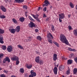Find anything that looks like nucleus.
<instances>
[{
    "label": "nucleus",
    "instance_id": "obj_62",
    "mask_svg": "<svg viewBox=\"0 0 77 77\" xmlns=\"http://www.w3.org/2000/svg\"><path fill=\"white\" fill-rule=\"evenodd\" d=\"M29 77H34V76L31 75H29Z\"/></svg>",
    "mask_w": 77,
    "mask_h": 77
},
{
    "label": "nucleus",
    "instance_id": "obj_34",
    "mask_svg": "<svg viewBox=\"0 0 77 77\" xmlns=\"http://www.w3.org/2000/svg\"><path fill=\"white\" fill-rule=\"evenodd\" d=\"M12 21L14 23H17V20L14 18H13L12 19Z\"/></svg>",
    "mask_w": 77,
    "mask_h": 77
},
{
    "label": "nucleus",
    "instance_id": "obj_17",
    "mask_svg": "<svg viewBox=\"0 0 77 77\" xmlns=\"http://www.w3.org/2000/svg\"><path fill=\"white\" fill-rule=\"evenodd\" d=\"M65 68L64 66L63 65H61L59 66V69L60 71H62Z\"/></svg>",
    "mask_w": 77,
    "mask_h": 77
},
{
    "label": "nucleus",
    "instance_id": "obj_8",
    "mask_svg": "<svg viewBox=\"0 0 77 77\" xmlns=\"http://www.w3.org/2000/svg\"><path fill=\"white\" fill-rule=\"evenodd\" d=\"M1 9L4 12H5L7 11L6 9L3 6H1Z\"/></svg>",
    "mask_w": 77,
    "mask_h": 77
},
{
    "label": "nucleus",
    "instance_id": "obj_1",
    "mask_svg": "<svg viewBox=\"0 0 77 77\" xmlns=\"http://www.w3.org/2000/svg\"><path fill=\"white\" fill-rule=\"evenodd\" d=\"M60 41L63 43H65L66 44L69 45V42L67 39V38L65 36L64 34H62L60 35Z\"/></svg>",
    "mask_w": 77,
    "mask_h": 77
},
{
    "label": "nucleus",
    "instance_id": "obj_21",
    "mask_svg": "<svg viewBox=\"0 0 77 77\" xmlns=\"http://www.w3.org/2000/svg\"><path fill=\"white\" fill-rule=\"evenodd\" d=\"M38 62V63L40 65H42L43 64V62L42 60H39V61Z\"/></svg>",
    "mask_w": 77,
    "mask_h": 77
},
{
    "label": "nucleus",
    "instance_id": "obj_40",
    "mask_svg": "<svg viewBox=\"0 0 77 77\" xmlns=\"http://www.w3.org/2000/svg\"><path fill=\"white\" fill-rule=\"evenodd\" d=\"M47 7H45L43 8V10L44 12H46L47 11Z\"/></svg>",
    "mask_w": 77,
    "mask_h": 77
},
{
    "label": "nucleus",
    "instance_id": "obj_32",
    "mask_svg": "<svg viewBox=\"0 0 77 77\" xmlns=\"http://www.w3.org/2000/svg\"><path fill=\"white\" fill-rule=\"evenodd\" d=\"M29 18L31 21H35V20L32 18V17L31 16H29Z\"/></svg>",
    "mask_w": 77,
    "mask_h": 77
},
{
    "label": "nucleus",
    "instance_id": "obj_30",
    "mask_svg": "<svg viewBox=\"0 0 77 77\" xmlns=\"http://www.w3.org/2000/svg\"><path fill=\"white\" fill-rule=\"evenodd\" d=\"M6 18V16L3 15H0V18L1 19H4Z\"/></svg>",
    "mask_w": 77,
    "mask_h": 77
},
{
    "label": "nucleus",
    "instance_id": "obj_41",
    "mask_svg": "<svg viewBox=\"0 0 77 77\" xmlns=\"http://www.w3.org/2000/svg\"><path fill=\"white\" fill-rule=\"evenodd\" d=\"M20 63V62L19 61V59L17 60H16V65H18L19 64V63Z\"/></svg>",
    "mask_w": 77,
    "mask_h": 77
},
{
    "label": "nucleus",
    "instance_id": "obj_25",
    "mask_svg": "<svg viewBox=\"0 0 77 77\" xmlns=\"http://www.w3.org/2000/svg\"><path fill=\"white\" fill-rule=\"evenodd\" d=\"M70 6L72 8H73L74 7V6L73 4L71 2H70L69 3Z\"/></svg>",
    "mask_w": 77,
    "mask_h": 77
},
{
    "label": "nucleus",
    "instance_id": "obj_42",
    "mask_svg": "<svg viewBox=\"0 0 77 77\" xmlns=\"http://www.w3.org/2000/svg\"><path fill=\"white\" fill-rule=\"evenodd\" d=\"M54 43L56 45H57V47H58L59 46V45L57 42H54Z\"/></svg>",
    "mask_w": 77,
    "mask_h": 77
},
{
    "label": "nucleus",
    "instance_id": "obj_7",
    "mask_svg": "<svg viewBox=\"0 0 77 77\" xmlns=\"http://www.w3.org/2000/svg\"><path fill=\"white\" fill-rule=\"evenodd\" d=\"M44 3L45 4L43 5V7L45 6H48V5H50V3L49 1L47 0H45V1Z\"/></svg>",
    "mask_w": 77,
    "mask_h": 77
},
{
    "label": "nucleus",
    "instance_id": "obj_13",
    "mask_svg": "<svg viewBox=\"0 0 77 77\" xmlns=\"http://www.w3.org/2000/svg\"><path fill=\"white\" fill-rule=\"evenodd\" d=\"M57 55L56 54H54L53 55V59L54 61H56L57 59Z\"/></svg>",
    "mask_w": 77,
    "mask_h": 77
},
{
    "label": "nucleus",
    "instance_id": "obj_38",
    "mask_svg": "<svg viewBox=\"0 0 77 77\" xmlns=\"http://www.w3.org/2000/svg\"><path fill=\"white\" fill-rule=\"evenodd\" d=\"M69 29L70 30H71V29H72V27L70 25H69L68 26Z\"/></svg>",
    "mask_w": 77,
    "mask_h": 77
},
{
    "label": "nucleus",
    "instance_id": "obj_24",
    "mask_svg": "<svg viewBox=\"0 0 77 77\" xmlns=\"http://www.w3.org/2000/svg\"><path fill=\"white\" fill-rule=\"evenodd\" d=\"M77 69L75 68L73 69V73L74 74H75L77 73Z\"/></svg>",
    "mask_w": 77,
    "mask_h": 77
},
{
    "label": "nucleus",
    "instance_id": "obj_48",
    "mask_svg": "<svg viewBox=\"0 0 77 77\" xmlns=\"http://www.w3.org/2000/svg\"><path fill=\"white\" fill-rule=\"evenodd\" d=\"M74 60L77 63V57L74 58Z\"/></svg>",
    "mask_w": 77,
    "mask_h": 77
},
{
    "label": "nucleus",
    "instance_id": "obj_20",
    "mask_svg": "<svg viewBox=\"0 0 77 77\" xmlns=\"http://www.w3.org/2000/svg\"><path fill=\"white\" fill-rule=\"evenodd\" d=\"M73 33L75 36H77V29H75V30L73 31Z\"/></svg>",
    "mask_w": 77,
    "mask_h": 77
},
{
    "label": "nucleus",
    "instance_id": "obj_58",
    "mask_svg": "<svg viewBox=\"0 0 77 77\" xmlns=\"http://www.w3.org/2000/svg\"><path fill=\"white\" fill-rule=\"evenodd\" d=\"M72 51H76V50L75 49H72Z\"/></svg>",
    "mask_w": 77,
    "mask_h": 77
},
{
    "label": "nucleus",
    "instance_id": "obj_37",
    "mask_svg": "<svg viewBox=\"0 0 77 77\" xmlns=\"http://www.w3.org/2000/svg\"><path fill=\"white\" fill-rule=\"evenodd\" d=\"M70 56H71V58H74L75 57V55L73 54H71Z\"/></svg>",
    "mask_w": 77,
    "mask_h": 77
},
{
    "label": "nucleus",
    "instance_id": "obj_3",
    "mask_svg": "<svg viewBox=\"0 0 77 77\" xmlns=\"http://www.w3.org/2000/svg\"><path fill=\"white\" fill-rule=\"evenodd\" d=\"M29 26L31 28L36 27L35 25L34 24V23H33L32 22H30V23L29 24Z\"/></svg>",
    "mask_w": 77,
    "mask_h": 77
},
{
    "label": "nucleus",
    "instance_id": "obj_45",
    "mask_svg": "<svg viewBox=\"0 0 77 77\" xmlns=\"http://www.w3.org/2000/svg\"><path fill=\"white\" fill-rule=\"evenodd\" d=\"M35 19H36L38 22H40V20H39V19L38 18Z\"/></svg>",
    "mask_w": 77,
    "mask_h": 77
},
{
    "label": "nucleus",
    "instance_id": "obj_23",
    "mask_svg": "<svg viewBox=\"0 0 77 77\" xmlns=\"http://www.w3.org/2000/svg\"><path fill=\"white\" fill-rule=\"evenodd\" d=\"M6 61H7L8 63L10 62V60L9 57H6L5 59H4Z\"/></svg>",
    "mask_w": 77,
    "mask_h": 77
},
{
    "label": "nucleus",
    "instance_id": "obj_35",
    "mask_svg": "<svg viewBox=\"0 0 77 77\" xmlns=\"http://www.w3.org/2000/svg\"><path fill=\"white\" fill-rule=\"evenodd\" d=\"M27 40H28V42L32 40V38L31 37H29V38L27 39Z\"/></svg>",
    "mask_w": 77,
    "mask_h": 77
},
{
    "label": "nucleus",
    "instance_id": "obj_28",
    "mask_svg": "<svg viewBox=\"0 0 77 77\" xmlns=\"http://www.w3.org/2000/svg\"><path fill=\"white\" fill-rule=\"evenodd\" d=\"M23 8L24 10H26L28 9V7L26 5H23Z\"/></svg>",
    "mask_w": 77,
    "mask_h": 77
},
{
    "label": "nucleus",
    "instance_id": "obj_33",
    "mask_svg": "<svg viewBox=\"0 0 77 77\" xmlns=\"http://www.w3.org/2000/svg\"><path fill=\"white\" fill-rule=\"evenodd\" d=\"M48 41L51 44H52L53 43V42L52 40H51V39H50V38H48Z\"/></svg>",
    "mask_w": 77,
    "mask_h": 77
},
{
    "label": "nucleus",
    "instance_id": "obj_46",
    "mask_svg": "<svg viewBox=\"0 0 77 77\" xmlns=\"http://www.w3.org/2000/svg\"><path fill=\"white\" fill-rule=\"evenodd\" d=\"M0 77H6L4 74H2L0 75Z\"/></svg>",
    "mask_w": 77,
    "mask_h": 77
},
{
    "label": "nucleus",
    "instance_id": "obj_4",
    "mask_svg": "<svg viewBox=\"0 0 77 77\" xmlns=\"http://www.w3.org/2000/svg\"><path fill=\"white\" fill-rule=\"evenodd\" d=\"M11 27H9V31L11 33L14 34L16 32V29H14L13 28L12 29H11Z\"/></svg>",
    "mask_w": 77,
    "mask_h": 77
},
{
    "label": "nucleus",
    "instance_id": "obj_26",
    "mask_svg": "<svg viewBox=\"0 0 77 77\" xmlns=\"http://www.w3.org/2000/svg\"><path fill=\"white\" fill-rule=\"evenodd\" d=\"M19 48H20L21 50H22L23 49V46H22L21 45H19L17 46Z\"/></svg>",
    "mask_w": 77,
    "mask_h": 77
},
{
    "label": "nucleus",
    "instance_id": "obj_54",
    "mask_svg": "<svg viewBox=\"0 0 77 77\" xmlns=\"http://www.w3.org/2000/svg\"><path fill=\"white\" fill-rule=\"evenodd\" d=\"M35 31L36 32H38L39 31V30H38V29H35Z\"/></svg>",
    "mask_w": 77,
    "mask_h": 77
},
{
    "label": "nucleus",
    "instance_id": "obj_59",
    "mask_svg": "<svg viewBox=\"0 0 77 77\" xmlns=\"http://www.w3.org/2000/svg\"><path fill=\"white\" fill-rule=\"evenodd\" d=\"M24 41L25 42H28V40H27V39H26L25 40H24Z\"/></svg>",
    "mask_w": 77,
    "mask_h": 77
},
{
    "label": "nucleus",
    "instance_id": "obj_15",
    "mask_svg": "<svg viewBox=\"0 0 77 77\" xmlns=\"http://www.w3.org/2000/svg\"><path fill=\"white\" fill-rule=\"evenodd\" d=\"M50 36L51 37V38L52 39L54 38V37H53L52 35L51 34V33H50V32H49V34H47V37L48 38H50Z\"/></svg>",
    "mask_w": 77,
    "mask_h": 77
},
{
    "label": "nucleus",
    "instance_id": "obj_64",
    "mask_svg": "<svg viewBox=\"0 0 77 77\" xmlns=\"http://www.w3.org/2000/svg\"><path fill=\"white\" fill-rule=\"evenodd\" d=\"M11 77H17L16 76H15L14 75H12L11 76Z\"/></svg>",
    "mask_w": 77,
    "mask_h": 77
},
{
    "label": "nucleus",
    "instance_id": "obj_57",
    "mask_svg": "<svg viewBox=\"0 0 77 77\" xmlns=\"http://www.w3.org/2000/svg\"><path fill=\"white\" fill-rule=\"evenodd\" d=\"M40 8H41V7H38V11H39L40 9Z\"/></svg>",
    "mask_w": 77,
    "mask_h": 77
},
{
    "label": "nucleus",
    "instance_id": "obj_55",
    "mask_svg": "<svg viewBox=\"0 0 77 77\" xmlns=\"http://www.w3.org/2000/svg\"><path fill=\"white\" fill-rule=\"evenodd\" d=\"M28 13V12H25V15H26V16H27V14Z\"/></svg>",
    "mask_w": 77,
    "mask_h": 77
},
{
    "label": "nucleus",
    "instance_id": "obj_29",
    "mask_svg": "<svg viewBox=\"0 0 77 77\" xmlns=\"http://www.w3.org/2000/svg\"><path fill=\"white\" fill-rule=\"evenodd\" d=\"M2 48L3 50H6V46L3 45V46H2Z\"/></svg>",
    "mask_w": 77,
    "mask_h": 77
},
{
    "label": "nucleus",
    "instance_id": "obj_14",
    "mask_svg": "<svg viewBox=\"0 0 77 77\" xmlns=\"http://www.w3.org/2000/svg\"><path fill=\"white\" fill-rule=\"evenodd\" d=\"M40 60V57L37 56L36 57L35 59V61L36 63H38V62Z\"/></svg>",
    "mask_w": 77,
    "mask_h": 77
},
{
    "label": "nucleus",
    "instance_id": "obj_22",
    "mask_svg": "<svg viewBox=\"0 0 77 77\" xmlns=\"http://www.w3.org/2000/svg\"><path fill=\"white\" fill-rule=\"evenodd\" d=\"M5 31L4 29H2L0 28V34H3L4 33Z\"/></svg>",
    "mask_w": 77,
    "mask_h": 77
},
{
    "label": "nucleus",
    "instance_id": "obj_18",
    "mask_svg": "<svg viewBox=\"0 0 77 77\" xmlns=\"http://www.w3.org/2000/svg\"><path fill=\"white\" fill-rule=\"evenodd\" d=\"M26 67L28 69H30L32 67V65H29L28 64H26Z\"/></svg>",
    "mask_w": 77,
    "mask_h": 77
},
{
    "label": "nucleus",
    "instance_id": "obj_36",
    "mask_svg": "<svg viewBox=\"0 0 77 77\" xmlns=\"http://www.w3.org/2000/svg\"><path fill=\"white\" fill-rule=\"evenodd\" d=\"M4 39H0V43L1 44H3L4 43V42L3 41Z\"/></svg>",
    "mask_w": 77,
    "mask_h": 77
},
{
    "label": "nucleus",
    "instance_id": "obj_60",
    "mask_svg": "<svg viewBox=\"0 0 77 77\" xmlns=\"http://www.w3.org/2000/svg\"><path fill=\"white\" fill-rule=\"evenodd\" d=\"M49 20V18L48 17V18H47L46 19V20L47 21H48Z\"/></svg>",
    "mask_w": 77,
    "mask_h": 77
},
{
    "label": "nucleus",
    "instance_id": "obj_19",
    "mask_svg": "<svg viewBox=\"0 0 77 77\" xmlns=\"http://www.w3.org/2000/svg\"><path fill=\"white\" fill-rule=\"evenodd\" d=\"M73 60H68L67 63L68 64H71L73 63Z\"/></svg>",
    "mask_w": 77,
    "mask_h": 77
},
{
    "label": "nucleus",
    "instance_id": "obj_39",
    "mask_svg": "<svg viewBox=\"0 0 77 77\" xmlns=\"http://www.w3.org/2000/svg\"><path fill=\"white\" fill-rule=\"evenodd\" d=\"M51 28L52 31H54L55 30V29L54 28V26H52Z\"/></svg>",
    "mask_w": 77,
    "mask_h": 77
},
{
    "label": "nucleus",
    "instance_id": "obj_51",
    "mask_svg": "<svg viewBox=\"0 0 77 77\" xmlns=\"http://www.w3.org/2000/svg\"><path fill=\"white\" fill-rule=\"evenodd\" d=\"M72 49L71 48H69L68 49V50L70 51H72Z\"/></svg>",
    "mask_w": 77,
    "mask_h": 77
},
{
    "label": "nucleus",
    "instance_id": "obj_56",
    "mask_svg": "<svg viewBox=\"0 0 77 77\" xmlns=\"http://www.w3.org/2000/svg\"><path fill=\"white\" fill-rule=\"evenodd\" d=\"M47 17V16H46L45 14H44L43 16V18H45Z\"/></svg>",
    "mask_w": 77,
    "mask_h": 77
},
{
    "label": "nucleus",
    "instance_id": "obj_61",
    "mask_svg": "<svg viewBox=\"0 0 77 77\" xmlns=\"http://www.w3.org/2000/svg\"><path fill=\"white\" fill-rule=\"evenodd\" d=\"M3 62L4 63H5L6 62V61L5 60V59L3 61Z\"/></svg>",
    "mask_w": 77,
    "mask_h": 77
},
{
    "label": "nucleus",
    "instance_id": "obj_52",
    "mask_svg": "<svg viewBox=\"0 0 77 77\" xmlns=\"http://www.w3.org/2000/svg\"><path fill=\"white\" fill-rule=\"evenodd\" d=\"M70 73V71L69 70H68L67 71L66 74L67 75H69Z\"/></svg>",
    "mask_w": 77,
    "mask_h": 77
},
{
    "label": "nucleus",
    "instance_id": "obj_49",
    "mask_svg": "<svg viewBox=\"0 0 77 77\" xmlns=\"http://www.w3.org/2000/svg\"><path fill=\"white\" fill-rule=\"evenodd\" d=\"M24 0H20V3H22L24 2Z\"/></svg>",
    "mask_w": 77,
    "mask_h": 77
},
{
    "label": "nucleus",
    "instance_id": "obj_11",
    "mask_svg": "<svg viewBox=\"0 0 77 77\" xmlns=\"http://www.w3.org/2000/svg\"><path fill=\"white\" fill-rule=\"evenodd\" d=\"M30 73L31 75H32L33 77L35 76L36 75V73L34 72L33 70H32L30 72Z\"/></svg>",
    "mask_w": 77,
    "mask_h": 77
},
{
    "label": "nucleus",
    "instance_id": "obj_6",
    "mask_svg": "<svg viewBox=\"0 0 77 77\" xmlns=\"http://www.w3.org/2000/svg\"><path fill=\"white\" fill-rule=\"evenodd\" d=\"M13 49V47L11 46H9L7 49V50L8 52H11L12 51Z\"/></svg>",
    "mask_w": 77,
    "mask_h": 77
},
{
    "label": "nucleus",
    "instance_id": "obj_47",
    "mask_svg": "<svg viewBox=\"0 0 77 77\" xmlns=\"http://www.w3.org/2000/svg\"><path fill=\"white\" fill-rule=\"evenodd\" d=\"M14 1L20 3V0H14Z\"/></svg>",
    "mask_w": 77,
    "mask_h": 77
},
{
    "label": "nucleus",
    "instance_id": "obj_27",
    "mask_svg": "<svg viewBox=\"0 0 77 77\" xmlns=\"http://www.w3.org/2000/svg\"><path fill=\"white\" fill-rule=\"evenodd\" d=\"M36 39L40 41H41L42 39V38H41V36L38 35L36 37Z\"/></svg>",
    "mask_w": 77,
    "mask_h": 77
},
{
    "label": "nucleus",
    "instance_id": "obj_2",
    "mask_svg": "<svg viewBox=\"0 0 77 77\" xmlns=\"http://www.w3.org/2000/svg\"><path fill=\"white\" fill-rule=\"evenodd\" d=\"M59 21L60 22H62V21L61 19H63L64 18L65 16V14L63 13H61L59 14Z\"/></svg>",
    "mask_w": 77,
    "mask_h": 77
},
{
    "label": "nucleus",
    "instance_id": "obj_63",
    "mask_svg": "<svg viewBox=\"0 0 77 77\" xmlns=\"http://www.w3.org/2000/svg\"><path fill=\"white\" fill-rule=\"evenodd\" d=\"M71 14H69V15H68V17H69V18H70V17H71Z\"/></svg>",
    "mask_w": 77,
    "mask_h": 77
},
{
    "label": "nucleus",
    "instance_id": "obj_50",
    "mask_svg": "<svg viewBox=\"0 0 77 77\" xmlns=\"http://www.w3.org/2000/svg\"><path fill=\"white\" fill-rule=\"evenodd\" d=\"M62 58L63 60H66L67 59L66 58H65L64 57H62Z\"/></svg>",
    "mask_w": 77,
    "mask_h": 77
},
{
    "label": "nucleus",
    "instance_id": "obj_31",
    "mask_svg": "<svg viewBox=\"0 0 77 77\" xmlns=\"http://www.w3.org/2000/svg\"><path fill=\"white\" fill-rule=\"evenodd\" d=\"M20 71L21 73H23L24 72V70L23 68L20 69Z\"/></svg>",
    "mask_w": 77,
    "mask_h": 77
},
{
    "label": "nucleus",
    "instance_id": "obj_44",
    "mask_svg": "<svg viewBox=\"0 0 77 77\" xmlns=\"http://www.w3.org/2000/svg\"><path fill=\"white\" fill-rule=\"evenodd\" d=\"M4 56V54H0V58H2Z\"/></svg>",
    "mask_w": 77,
    "mask_h": 77
},
{
    "label": "nucleus",
    "instance_id": "obj_43",
    "mask_svg": "<svg viewBox=\"0 0 77 77\" xmlns=\"http://www.w3.org/2000/svg\"><path fill=\"white\" fill-rule=\"evenodd\" d=\"M3 38L2 34H0V39H3Z\"/></svg>",
    "mask_w": 77,
    "mask_h": 77
},
{
    "label": "nucleus",
    "instance_id": "obj_5",
    "mask_svg": "<svg viewBox=\"0 0 77 77\" xmlns=\"http://www.w3.org/2000/svg\"><path fill=\"white\" fill-rule=\"evenodd\" d=\"M18 59H19L18 57L14 55H13V57L11 58V60L13 61H16Z\"/></svg>",
    "mask_w": 77,
    "mask_h": 77
},
{
    "label": "nucleus",
    "instance_id": "obj_10",
    "mask_svg": "<svg viewBox=\"0 0 77 77\" xmlns=\"http://www.w3.org/2000/svg\"><path fill=\"white\" fill-rule=\"evenodd\" d=\"M15 31H16L17 32H19L20 30V26H17L15 28Z\"/></svg>",
    "mask_w": 77,
    "mask_h": 77
},
{
    "label": "nucleus",
    "instance_id": "obj_12",
    "mask_svg": "<svg viewBox=\"0 0 77 77\" xmlns=\"http://www.w3.org/2000/svg\"><path fill=\"white\" fill-rule=\"evenodd\" d=\"M19 20L21 23H23L24 21L25 18L23 17H21L20 18Z\"/></svg>",
    "mask_w": 77,
    "mask_h": 77
},
{
    "label": "nucleus",
    "instance_id": "obj_53",
    "mask_svg": "<svg viewBox=\"0 0 77 77\" xmlns=\"http://www.w3.org/2000/svg\"><path fill=\"white\" fill-rule=\"evenodd\" d=\"M3 72L5 73H8V71H6L5 70H4V71H3Z\"/></svg>",
    "mask_w": 77,
    "mask_h": 77
},
{
    "label": "nucleus",
    "instance_id": "obj_9",
    "mask_svg": "<svg viewBox=\"0 0 77 77\" xmlns=\"http://www.w3.org/2000/svg\"><path fill=\"white\" fill-rule=\"evenodd\" d=\"M58 69L57 67H55L53 71L55 75H57V74Z\"/></svg>",
    "mask_w": 77,
    "mask_h": 77
},
{
    "label": "nucleus",
    "instance_id": "obj_16",
    "mask_svg": "<svg viewBox=\"0 0 77 77\" xmlns=\"http://www.w3.org/2000/svg\"><path fill=\"white\" fill-rule=\"evenodd\" d=\"M31 15L32 16H33V17L35 19L38 18V17H39V15L38 14H36L35 15L34 14H32Z\"/></svg>",
    "mask_w": 77,
    "mask_h": 77
}]
</instances>
